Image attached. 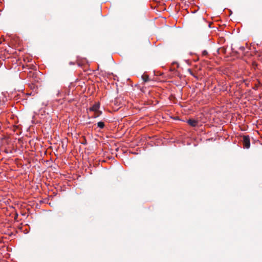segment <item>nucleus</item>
Instances as JSON below:
<instances>
[{"instance_id":"1","label":"nucleus","mask_w":262,"mask_h":262,"mask_svg":"<svg viewBox=\"0 0 262 262\" xmlns=\"http://www.w3.org/2000/svg\"><path fill=\"white\" fill-rule=\"evenodd\" d=\"M99 103H96L89 108L90 111L94 112V115L93 117L97 118L101 115L102 112L99 110Z\"/></svg>"},{"instance_id":"2","label":"nucleus","mask_w":262,"mask_h":262,"mask_svg":"<svg viewBox=\"0 0 262 262\" xmlns=\"http://www.w3.org/2000/svg\"><path fill=\"white\" fill-rule=\"evenodd\" d=\"M243 144L245 148H249L250 146V139L248 136H245L243 137Z\"/></svg>"},{"instance_id":"3","label":"nucleus","mask_w":262,"mask_h":262,"mask_svg":"<svg viewBox=\"0 0 262 262\" xmlns=\"http://www.w3.org/2000/svg\"><path fill=\"white\" fill-rule=\"evenodd\" d=\"M187 123L191 126L193 127H195L198 125V121L194 119H189L187 121Z\"/></svg>"},{"instance_id":"4","label":"nucleus","mask_w":262,"mask_h":262,"mask_svg":"<svg viewBox=\"0 0 262 262\" xmlns=\"http://www.w3.org/2000/svg\"><path fill=\"white\" fill-rule=\"evenodd\" d=\"M142 78L144 82H147L149 80V77L146 74H143L142 76Z\"/></svg>"},{"instance_id":"5","label":"nucleus","mask_w":262,"mask_h":262,"mask_svg":"<svg viewBox=\"0 0 262 262\" xmlns=\"http://www.w3.org/2000/svg\"><path fill=\"white\" fill-rule=\"evenodd\" d=\"M97 126L100 128H103L104 127V123L102 121L98 122L97 123Z\"/></svg>"},{"instance_id":"6","label":"nucleus","mask_w":262,"mask_h":262,"mask_svg":"<svg viewBox=\"0 0 262 262\" xmlns=\"http://www.w3.org/2000/svg\"><path fill=\"white\" fill-rule=\"evenodd\" d=\"M207 52L206 51H204L203 52V55H207Z\"/></svg>"},{"instance_id":"7","label":"nucleus","mask_w":262,"mask_h":262,"mask_svg":"<svg viewBox=\"0 0 262 262\" xmlns=\"http://www.w3.org/2000/svg\"><path fill=\"white\" fill-rule=\"evenodd\" d=\"M57 96H58L59 95V91L58 92V93H57Z\"/></svg>"}]
</instances>
